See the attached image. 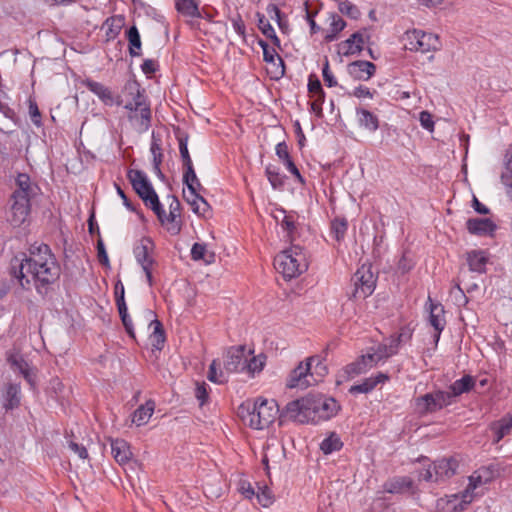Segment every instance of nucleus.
<instances>
[{
    "label": "nucleus",
    "instance_id": "1",
    "mask_svg": "<svg viewBox=\"0 0 512 512\" xmlns=\"http://www.w3.org/2000/svg\"><path fill=\"white\" fill-rule=\"evenodd\" d=\"M9 274L24 290H30L33 283L39 294L60 277V266L47 244L32 245L29 255L15 256L11 260Z\"/></svg>",
    "mask_w": 512,
    "mask_h": 512
},
{
    "label": "nucleus",
    "instance_id": "2",
    "mask_svg": "<svg viewBox=\"0 0 512 512\" xmlns=\"http://www.w3.org/2000/svg\"><path fill=\"white\" fill-rule=\"evenodd\" d=\"M340 409V404L332 397L309 394L287 403L283 415L302 424H317L336 416Z\"/></svg>",
    "mask_w": 512,
    "mask_h": 512
},
{
    "label": "nucleus",
    "instance_id": "3",
    "mask_svg": "<svg viewBox=\"0 0 512 512\" xmlns=\"http://www.w3.org/2000/svg\"><path fill=\"white\" fill-rule=\"evenodd\" d=\"M238 416L250 428L263 430L275 422L277 418L282 422L283 410L280 411L275 399L257 397L255 400H246L238 407Z\"/></svg>",
    "mask_w": 512,
    "mask_h": 512
},
{
    "label": "nucleus",
    "instance_id": "4",
    "mask_svg": "<svg viewBox=\"0 0 512 512\" xmlns=\"http://www.w3.org/2000/svg\"><path fill=\"white\" fill-rule=\"evenodd\" d=\"M123 107L129 111L128 119L135 122L140 131L146 132L151 126L152 112L145 89L136 79H129L122 87Z\"/></svg>",
    "mask_w": 512,
    "mask_h": 512
},
{
    "label": "nucleus",
    "instance_id": "5",
    "mask_svg": "<svg viewBox=\"0 0 512 512\" xmlns=\"http://www.w3.org/2000/svg\"><path fill=\"white\" fill-rule=\"evenodd\" d=\"M274 267L285 279L298 277L308 268L303 248L293 245L280 252L274 258Z\"/></svg>",
    "mask_w": 512,
    "mask_h": 512
},
{
    "label": "nucleus",
    "instance_id": "6",
    "mask_svg": "<svg viewBox=\"0 0 512 512\" xmlns=\"http://www.w3.org/2000/svg\"><path fill=\"white\" fill-rule=\"evenodd\" d=\"M402 40L404 47L411 52H435L440 50L441 41L439 36L420 29L408 30L404 33Z\"/></svg>",
    "mask_w": 512,
    "mask_h": 512
},
{
    "label": "nucleus",
    "instance_id": "7",
    "mask_svg": "<svg viewBox=\"0 0 512 512\" xmlns=\"http://www.w3.org/2000/svg\"><path fill=\"white\" fill-rule=\"evenodd\" d=\"M127 178L132 185L133 190L144 202L145 206L152 209L159 207V197L149 181L145 172L137 169H129L127 171Z\"/></svg>",
    "mask_w": 512,
    "mask_h": 512
},
{
    "label": "nucleus",
    "instance_id": "8",
    "mask_svg": "<svg viewBox=\"0 0 512 512\" xmlns=\"http://www.w3.org/2000/svg\"><path fill=\"white\" fill-rule=\"evenodd\" d=\"M353 290L348 294L350 299L359 300L370 296L377 283V276L372 271L371 264H363L359 267L351 278Z\"/></svg>",
    "mask_w": 512,
    "mask_h": 512
},
{
    "label": "nucleus",
    "instance_id": "9",
    "mask_svg": "<svg viewBox=\"0 0 512 512\" xmlns=\"http://www.w3.org/2000/svg\"><path fill=\"white\" fill-rule=\"evenodd\" d=\"M452 405L450 396L444 390H435L415 399V408L418 414L424 416L436 413Z\"/></svg>",
    "mask_w": 512,
    "mask_h": 512
},
{
    "label": "nucleus",
    "instance_id": "10",
    "mask_svg": "<svg viewBox=\"0 0 512 512\" xmlns=\"http://www.w3.org/2000/svg\"><path fill=\"white\" fill-rule=\"evenodd\" d=\"M9 202L7 220L13 227H20L30 215L31 199L11 195Z\"/></svg>",
    "mask_w": 512,
    "mask_h": 512
},
{
    "label": "nucleus",
    "instance_id": "11",
    "mask_svg": "<svg viewBox=\"0 0 512 512\" xmlns=\"http://www.w3.org/2000/svg\"><path fill=\"white\" fill-rule=\"evenodd\" d=\"M81 84L96 95L105 106H122L124 103L122 96L114 94L109 87L91 78L82 80Z\"/></svg>",
    "mask_w": 512,
    "mask_h": 512
},
{
    "label": "nucleus",
    "instance_id": "12",
    "mask_svg": "<svg viewBox=\"0 0 512 512\" xmlns=\"http://www.w3.org/2000/svg\"><path fill=\"white\" fill-rule=\"evenodd\" d=\"M199 4V0H174L176 11L186 18L185 23L192 30H200V23L194 20L203 17Z\"/></svg>",
    "mask_w": 512,
    "mask_h": 512
},
{
    "label": "nucleus",
    "instance_id": "13",
    "mask_svg": "<svg viewBox=\"0 0 512 512\" xmlns=\"http://www.w3.org/2000/svg\"><path fill=\"white\" fill-rule=\"evenodd\" d=\"M114 297L116 307L121 318L122 324L125 331L131 338H135L134 325L130 315L128 314V308L125 301V288L122 281L119 279L114 286Z\"/></svg>",
    "mask_w": 512,
    "mask_h": 512
},
{
    "label": "nucleus",
    "instance_id": "14",
    "mask_svg": "<svg viewBox=\"0 0 512 512\" xmlns=\"http://www.w3.org/2000/svg\"><path fill=\"white\" fill-rule=\"evenodd\" d=\"M311 378L310 364L302 361L289 373L286 380V387L289 389H306L313 385Z\"/></svg>",
    "mask_w": 512,
    "mask_h": 512
},
{
    "label": "nucleus",
    "instance_id": "15",
    "mask_svg": "<svg viewBox=\"0 0 512 512\" xmlns=\"http://www.w3.org/2000/svg\"><path fill=\"white\" fill-rule=\"evenodd\" d=\"M247 350L244 345L230 347L224 359L227 374L245 372Z\"/></svg>",
    "mask_w": 512,
    "mask_h": 512
},
{
    "label": "nucleus",
    "instance_id": "16",
    "mask_svg": "<svg viewBox=\"0 0 512 512\" xmlns=\"http://www.w3.org/2000/svg\"><path fill=\"white\" fill-rule=\"evenodd\" d=\"M369 40L370 35L367 34L366 29L354 32L348 39L338 44V52L343 56L360 54Z\"/></svg>",
    "mask_w": 512,
    "mask_h": 512
},
{
    "label": "nucleus",
    "instance_id": "17",
    "mask_svg": "<svg viewBox=\"0 0 512 512\" xmlns=\"http://www.w3.org/2000/svg\"><path fill=\"white\" fill-rule=\"evenodd\" d=\"M383 490L389 494L414 495L418 492V487L411 477L394 476L384 482Z\"/></svg>",
    "mask_w": 512,
    "mask_h": 512
},
{
    "label": "nucleus",
    "instance_id": "18",
    "mask_svg": "<svg viewBox=\"0 0 512 512\" xmlns=\"http://www.w3.org/2000/svg\"><path fill=\"white\" fill-rule=\"evenodd\" d=\"M154 249L155 244L150 237H142L139 243L134 246L133 254L141 268H148L156 263L153 256Z\"/></svg>",
    "mask_w": 512,
    "mask_h": 512
},
{
    "label": "nucleus",
    "instance_id": "19",
    "mask_svg": "<svg viewBox=\"0 0 512 512\" xmlns=\"http://www.w3.org/2000/svg\"><path fill=\"white\" fill-rule=\"evenodd\" d=\"M466 229L471 235L493 236L497 225L490 218H469L466 221Z\"/></svg>",
    "mask_w": 512,
    "mask_h": 512
},
{
    "label": "nucleus",
    "instance_id": "20",
    "mask_svg": "<svg viewBox=\"0 0 512 512\" xmlns=\"http://www.w3.org/2000/svg\"><path fill=\"white\" fill-rule=\"evenodd\" d=\"M159 207V210H157L155 207L151 210L155 213L161 225L165 226L166 230L173 236L180 234L182 230L181 216L170 212L167 215L161 202H159Z\"/></svg>",
    "mask_w": 512,
    "mask_h": 512
},
{
    "label": "nucleus",
    "instance_id": "21",
    "mask_svg": "<svg viewBox=\"0 0 512 512\" xmlns=\"http://www.w3.org/2000/svg\"><path fill=\"white\" fill-rule=\"evenodd\" d=\"M466 262L469 271L477 274H485L489 262V253L487 250L482 249L470 250L466 252Z\"/></svg>",
    "mask_w": 512,
    "mask_h": 512
},
{
    "label": "nucleus",
    "instance_id": "22",
    "mask_svg": "<svg viewBox=\"0 0 512 512\" xmlns=\"http://www.w3.org/2000/svg\"><path fill=\"white\" fill-rule=\"evenodd\" d=\"M355 114L357 124L361 129L374 133L380 128V119L376 113L359 106L355 108Z\"/></svg>",
    "mask_w": 512,
    "mask_h": 512
},
{
    "label": "nucleus",
    "instance_id": "23",
    "mask_svg": "<svg viewBox=\"0 0 512 512\" xmlns=\"http://www.w3.org/2000/svg\"><path fill=\"white\" fill-rule=\"evenodd\" d=\"M349 75L355 80L367 81L376 72V65L370 61L357 60L347 66Z\"/></svg>",
    "mask_w": 512,
    "mask_h": 512
},
{
    "label": "nucleus",
    "instance_id": "24",
    "mask_svg": "<svg viewBox=\"0 0 512 512\" xmlns=\"http://www.w3.org/2000/svg\"><path fill=\"white\" fill-rule=\"evenodd\" d=\"M458 462L454 458H442L433 462L435 482L444 481L456 474Z\"/></svg>",
    "mask_w": 512,
    "mask_h": 512
},
{
    "label": "nucleus",
    "instance_id": "25",
    "mask_svg": "<svg viewBox=\"0 0 512 512\" xmlns=\"http://www.w3.org/2000/svg\"><path fill=\"white\" fill-rule=\"evenodd\" d=\"M428 323L434 330L443 331L446 326L445 309L440 302H434L431 297H428Z\"/></svg>",
    "mask_w": 512,
    "mask_h": 512
},
{
    "label": "nucleus",
    "instance_id": "26",
    "mask_svg": "<svg viewBox=\"0 0 512 512\" xmlns=\"http://www.w3.org/2000/svg\"><path fill=\"white\" fill-rule=\"evenodd\" d=\"M389 380L390 376L387 373L378 372L376 375L365 378L360 384L351 386L349 392L353 395L359 393L367 394L371 392L378 384H384Z\"/></svg>",
    "mask_w": 512,
    "mask_h": 512
},
{
    "label": "nucleus",
    "instance_id": "27",
    "mask_svg": "<svg viewBox=\"0 0 512 512\" xmlns=\"http://www.w3.org/2000/svg\"><path fill=\"white\" fill-rule=\"evenodd\" d=\"M183 183L187 186L189 194L191 196H195L196 198H200V202L204 204V207H208L207 200L200 194V191L204 190L201 185L195 170L194 166L184 169L183 172Z\"/></svg>",
    "mask_w": 512,
    "mask_h": 512
},
{
    "label": "nucleus",
    "instance_id": "28",
    "mask_svg": "<svg viewBox=\"0 0 512 512\" xmlns=\"http://www.w3.org/2000/svg\"><path fill=\"white\" fill-rule=\"evenodd\" d=\"M475 474L477 475L470 477V484H473L474 488H476L478 485L491 482L495 478L499 477L501 474V468L498 464L491 463L487 466L479 468Z\"/></svg>",
    "mask_w": 512,
    "mask_h": 512
},
{
    "label": "nucleus",
    "instance_id": "29",
    "mask_svg": "<svg viewBox=\"0 0 512 512\" xmlns=\"http://www.w3.org/2000/svg\"><path fill=\"white\" fill-rule=\"evenodd\" d=\"M149 316H153L149 323V327L153 328L152 333L149 336L153 350H162L166 341V334L163 328V324L156 318V314L152 310H147Z\"/></svg>",
    "mask_w": 512,
    "mask_h": 512
},
{
    "label": "nucleus",
    "instance_id": "30",
    "mask_svg": "<svg viewBox=\"0 0 512 512\" xmlns=\"http://www.w3.org/2000/svg\"><path fill=\"white\" fill-rule=\"evenodd\" d=\"M475 386V378L471 375H464L460 379L454 381L450 386L449 390L446 393L449 394L450 400L452 404L455 401V398L470 392Z\"/></svg>",
    "mask_w": 512,
    "mask_h": 512
},
{
    "label": "nucleus",
    "instance_id": "31",
    "mask_svg": "<svg viewBox=\"0 0 512 512\" xmlns=\"http://www.w3.org/2000/svg\"><path fill=\"white\" fill-rule=\"evenodd\" d=\"M15 184L16 189L12 193L13 196L31 199L35 195L34 188H37V185L31 182L27 173H18Z\"/></svg>",
    "mask_w": 512,
    "mask_h": 512
},
{
    "label": "nucleus",
    "instance_id": "32",
    "mask_svg": "<svg viewBox=\"0 0 512 512\" xmlns=\"http://www.w3.org/2000/svg\"><path fill=\"white\" fill-rule=\"evenodd\" d=\"M111 453L120 465L128 463L132 458L130 445L123 439H114L111 441Z\"/></svg>",
    "mask_w": 512,
    "mask_h": 512
},
{
    "label": "nucleus",
    "instance_id": "33",
    "mask_svg": "<svg viewBox=\"0 0 512 512\" xmlns=\"http://www.w3.org/2000/svg\"><path fill=\"white\" fill-rule=\"evenodd\" d=\"M124 21L123 15H114L104 21L103 28H106V41L114 40L120 34Z\"/></svg>",
    "mask_w": 512,
    "mask_h": 512
},
{
    "label": "nucleus",
    "instance_id": "34",
    "mask_svg": "<svg viewBox=\"0 0 512 512\" xmlns=\"http://www.w3.org/2000/svg\"><path fill=\"white\" fill-rule=\"evenodd\" d=\"M125 36L128 40V49L131 57H139L141 56V48L142 42L138 28L135 25L130 26L126 32Z\"/></svg>",
    "mask_w": 512,
    "mask_h": 512
},
{
    "label": "nucleus",
    "instance_id": "35",
    "mask_svg": "<svg viewBox=\"0 0 512 512\" xmlns=\"http://www.w3.org/2000/svg\"><path fill=\"white\" fill-rule=\"evenodd\" d=\"M155 409V402L147 400L145 404L140 405L133 413L132 422L137 426H143L148 423Z\"/></svg>",
    "mask_w": 512,
    "mask_h": 512
},
{
    "label": "nucleus",
    "instance_id": "36",
    "mask_svg": "<svg viewBox=\"0 0 512 512\" xmlns=\"http://www.w3.org/2000/svg\"><path fill=\"white\" fill-rule=\"evenodd\" d=\"M310 364L313 385L321 382L328 373V368L319 356H311L305 360Z\"/></svg>",
    "mask_w": 512,
    "mask_h": 512
},
{
    "label": "nucleus",
    "instance_id": "37",
    "mask_svg": "<svg viewBox=\"0 0 512 512\" xmlns=\"http://www.w3.org/2000/svg\"><path fill=\"white\" fill-rule=\"evenodd\" d=\"M20 400V386L13 383L8 384L4 394L3 408L6 411L13 410L20 405Z\"/></svg>",
    "mask_w": 512,
    "mask_h": 512
},
{
    "label": "nucleus",
    "instance_id": "38",
    "mask_svg": "<svg viewBox=\"0 0 512 512\" xmlns=\"http://www.w3.org/2000/svg\"><path fill=\"white\" fill-rule=\"evenodd\" d=\"M265 175L273 189H284L287 177L280 173V169L277 166L268 164L265 168Z\"/></svg>",
    "mask_w": 512,
    "mask_h": 512
},
{
    "label": "nucleus",
    "instance_id": "39",
    "mask_svg": "<svg viewBox=\"0 0 512 512\" xmlns=\"http://www.w3.org/2000/svg\"><path fill=\"white\" fill-rule=\"evenodd\" d=\"M330 27L324 36V42L330 43L337 39L338 34L346 27V22L337 14L330 13Z\"/></svg>",
    "mask_w": 512,
    "mask_h": 512
},
{
    "label": "nucleus",
    "instance_id": "40",
    "mask_svg": "<svg viewBox=\"0 0 512 512\" xmlns=\"http://www.w3.org/2000/svg\"><path fill=\"white\" fill-rule=\"evenodd\" d=\"M258 28L264 36L271 40L272 44L276 47H280V39L276 35V32L270 22L266 19L264 14L257 13Z\"/></svg>",
    "mask_w": 512,
    "mask_h": 512
},
{
    "label": "nucleus",
    "instance_id": "41",
    "mask_svg": "<svg viewBox=\"0 0 512 512\" xmlns=\"http://www.w3.org/2000/svg\"><path fill=\"white\" fill-rule=\"evenodd\" d=\"M179 145L180 157L182 160L183 169H187L193 166L191 156L188 151V139L187 133H178L176 135Z\"/></svg>",
    "mask_w": 512,
    "mask_h": 512
},
{
    "label": "nucleus",
    "instance_id": "42",
    "mask_svg": "<svg viewBox=\"0 0 512 512\" xmlns=\"http://www.w3.org/2000/svg\"><path fill=\"white\" fill-rule=\"evenodd\" d=\"M265 363L266 356L264 354L252 356L251 358H248V355H246L245 372H247L250 377H254L263 370Z\"/></svg>",
    "mask_w": 512,
    "mask_h": 512
},
{
    "label": "nucleus",
    "instance_id": "43",
    "mask_svg": "<svg viewBox=\"0 0 512 512\" xmlns=\"http://www.w3.org/2000/svg\"><path fill=\"white\" fill-rule=\"evenodd\" d=\"M343 447V442L339 435L335 432L330 433L320 444V449L324 454H331L340 451Z\"/></svg>",
    "mask_w": 512,
    "mask_h": 512
},
{
    "label": "nucleus",
    "instance_id": "44",
    "mask_svg": "<svg viewBox=\"0 0 512 512\" xmlns=\"http://www.w3.org/2000/svg\"><path fill=\"white\" fill-rule=\"evenodd\" d=\"M347 230L348 221L345 217H335L331 221V235L335 238L337 242H341L342 240H344Z\"/></svg>",
    "mask_w": 512,
    "mask_h": 512
},
{
    "label": "nucleus",
    "instance_id": "45",
    "mask_svg": "<svg viewBox=\"0 0 512 512\" xmlns=\"http://www.w3.org/2000/svg\"><path fill=\"white\" fill-rule=\"evenodd\" d=\"M494 432V443L500 442L512 429V418L501 419L499 422L492 423L490 426Z\"/></svg>",
    "mask_w": 512,
    "mask_h": 512
},
{
    "label": "nucleus",
    "instance_id": "46",
    "mask_svg": "<svg viewBox=\"0 0 512 512\" xmlns=\"http://www.w3.org/2000/svg\"><path fill=\"white\" fill-rule=\"evenodd\" d=\"M8 363L11 366V369L14 372H18L22 374L28 368H30L28 362L23 358V356L19 353H12L7 358Z\"/></svg>",
    "mask_w": 512,
    "mask_h": 512
},
{
    "label": "nucleus",
    "instance_id": "47",
    "mask_svg": "<svg viewBox=\"0 0 512 512\" xmlns=\"http://www.w3.org/2000/svg\"><path fill=\"white\" fill-rule=\"evenodd\" d=\"M338 3V10L346 15L347 17L357 20L361 16V12L359 8L353 4L352 2L345 0V1H337Z\"/></svg>",
    "mask_w": 512,
    "mask_h": 512
},
{
    "label": "nucleus",
    "instance_id": "48",
    "mask_svg": "<svg viewBox=\"0 0 512 512\" xmlns=\"http://www.w3.org/2000/svg\"><path fill=\"white\" fill-rule=\"evenodd\" d=\"M278 211L283 215L280 222L281 228L287 233V238L291 240L296 230L295 218L293 215L287 214L283 208L278 209Z\"/></svg>",
    "mask_w": 512,
    "mask_h": 512
},
{
    "label": "nucleus",
    "instance_id": "49",
    "mask_svg": "<svg viewBox=\"0 0 512 512\" xmlns=\"http://www.w3.org/2000/svg\"><path fill=\"white\" fill-rule=\"evenodd\" d=\"M416 462L423 463L425 466L419 472V479L424 480L426 482H435V472L433 471V464H426L427 462H429L428 457L421 455L416 459Z\"/></svg>",
    "mask_w": 512,
    "mask_h": 512
},
{
    "label": "nucleus",
    "instance_id": "50",
    "mask_svg": "<svg viewBox=\"0 0 512 512\" xmlns=\"http://www.w3.org/2000/svg\"><path fill=\"white\" fill-rule=\"evenodd\" d=\"M218 365L219 364H218L217 360L212 361V363L209 366L207 378L213 383L223 384V383L227 382L228 379H227L225 371H223V370L218 371V369H217Z\"/></svg>",
    "mask_w": 512,
    "mask_h": 512
},
{
    "label": "nucleus",
    "instance_id": "51",
    "mask_svg": "<svg viewBox=\"0 0 512 512\" xmlns=\"http://www.w3.org/2000/svg\"><path fill=\"white\" fill-rule=\"evenodd\" d=\"M416 325L413 322L402 325L395 335L398 338V342L402 345L409 343L412 340Z\"/></svg>",
    "mask_w": 512,
    "mask_h": 512
},
{
    "label": "nucleus",
    "instance_id": "52",
    "mask_svg": "<svg viewBox=\"0 0 512 512\" xmlns=\"http://www.w3.org/2000/svg\"><path fill=\"white\" fill-rule=\"evenodd\" d=\"M255 495L257 497L258 503L262 507H269L274 501L273 493L266 485L259 486L258 492L255 493Z\"/></svg>",
    "mask_w": 512,
    "mask_h": 512
},
{
    "label": "nucleus",
    "instance_id": "53",
    "mask_svg": "<svg viewBox=\"0 0 512 512\" xmlns=\"http://www.w3.org/2000/svg\"><path fill=\"white\" fill-rule=\"evenodd\" d=\"M186 202L191 206L192 211L197 214L198 216H204L210 209V205L208 204V207L205 208L204 204L200 202V198H196L195 196L187 197L185 194L183 195Z\"/></svg>",
    "mask_w": 512,
    "mask_h": 512
},
{
    "label": "nucleus",
    "instance_id": "54",
    "mask_svg": "<svg viewBox=\"0 0 512 512\" xmlns=\"http://www.w3.org/2000/svg\"><path fill=\"white\" fill-rule=\"evenodd\" d=\"M348 378H354L362 373L367 371L366 364H363V361L357 359L356 361L346 365L344 369Z\"/></svg>",
    "mask_w": 512,
    "mask_h": 512
},
{
    "label": "nucleus",
    "instance_id": "55",
    "mask_svg": "<svg viewBox=\"0 0 512 512\" xmlns=\"http://www.w3.org/2000/svg\"><path fill=\"white\" fill-rule=\"evenodd\" d=\"M308 92L313 96L320 95L321 97L325 95V91L323 90L322 84L318 77L315 74H310L308 77Z\"/></svg>",
    "mask_w": 512,
    "mask_h": 512
},
{
    "label": "nucleus",
    "instance_id": "56",
    "mask_svg": "<svg viewBox=\"0 0 512 512\" xmlns=\"http://www.w3.org/2000/svg\"><path fill=\"white\" fill-rule=\"evenodd\" d=\"M270 65L272 68L269 73L272 80H279L285 75V62L280 56L275 59V64Z\"/></svg>",
    "mask_w": 512,
    "mask_h": 512
},
{
    "label": "nucleus",
    "instance_id": "57",
    "mask_svg": "<svg viewBox=\"0 0 512 512\" xmlns=\"http://www.w3.org/2000/svg\"><path fill=\"white\" fill-rule=\"evenodd\" d=\"M322 76H323L324 83L327 87L332 88V87H336L338 85L336 78L334 77L333 73L330 70L329 60L327 57H325V61L323 64Z\"/></svg>",
    "mask_w": 512,
    "mask_h": 512
},
{
    "label": "nucleus",
    "instance_id": "58",
    "mask_svg": "<svg viewBox=\"0 0 512 512\" xmlns=\"http://www.w3.org/2000/svg\"><path fill=\"white\" fill-rule=\"evenodd\" d=\"M114 185H115V188H116L117 194L119 195V197H120V198L122 199V201H123L124 206H125L128 210H130V211H132V212H135V213L139 216V218H140L141 220H144V215H143V213H142L140 210H138V209H137V208H136V207L131 203V201L128 199V197H127L126 193L124 192V190H123V189H122V188H121L117 183H115Z\"/></svg>",
    "mask_w": 512,
    "mask_h": 512
},
{
    "label": "nucleus",
    "instance_id": "59",
    "mask_svg": "<svg viewBox=\"0 0 512 512\" xmlns=\"http://www.w3.org/2000/svg\"><path fill=\"white\" fill-rule=\"evenodd\" d=\"M230 21L235 32L245 41L246 25L242 19V16L239 13H237L236 16L230 18Z\"/></svg>",
    "mask_w": 512,
    "mask_h": 512
},
{
    "label": "nucleus",
    "instance_id": "60",
    "mask_svg": "<svg viewBox=\"0 0 512 512\" xmlns=\"http://www.w3.org/2000/svg\"><path fill=\"white\" fill-rule=\"evenodd\" d=\"M29 114H30L32 123L37 127H41L42 126V116H41L40 110L38 108V105H37L36 101H34V100H29Z\"/></svg>",
    "mask_w": 512,
    "mask_h": 512
},
{
    "label": "nucleus",
    "instance_id": "61",
    "mask_svg": "<svg viewBox=\"0 0 512 512\" xmlns=\"http://www.w3.org/2000/svg\"><path fill=\"white\" fill-rule=\"evenodd\" d=\"M414 265H415L414 261L408 257L406 252H403L401 258L399 259V261L397 263V269L402 274H406L413 269Z\"/></svg>",
    "mask_w": 512,
    "mask_h": 512
},
{
    "label": "nucleus",
    "instance_id": "62",
    "mask_svg": "<svg viewBox=\"0 0 512 512\" xmlns=\"http://www.w3.org/2000/svg\"><path fill=\"white\" fill-rule=\"evenodd\" d=\"M195 397L197 398L201 406L208 402V386L205 382L197 383L195 389Z\"/></svg>",
    "mask_w": 512,
    "mask_h": 512
},
{
    "label": "nucleus",
    "instance_id": "63",
    "mask_svg": "<svg viewBox=\"0 0 512 512\" xmlns=\"http://www.w3.org/2000/svg\"><path fill=\"white\" fill-rule=\"evenodd\" d=\"M96 248H97V258H98L99 263L105 267H109L110 266L109 257L106 252L105 245H104L102 238L98 239Z\"/></svg>",
    "mask_w": 512,
    "mask_h": 512
},
{
    "label": "nucleus",
    "instance_id": "64",
    "mask_svg": "<svg viewBox=\"0 0 512 512\" xmlns=\"http://www.w3.org/2000/svg\"><path fill=\"white\" fill-rule=\"evenodd\" d=\"M286 169L296 178L297 182H299L300 184L304 185L305 184V179L304 177L301 175L299 169L297 168V166L295 165L292 157H290L289 159H287L286 161H284L282 163Z\"/></svg>",
    "mask_w": 512,
    "mask_h": 512
}]
</instances>
